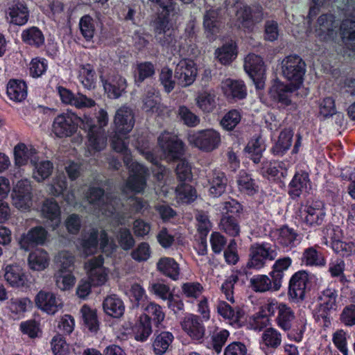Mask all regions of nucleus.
Instances as JSON below:
<instances>
[{
    "mask_svg": "<svg viewBox=\"0 0 355 355\" xmlns=\"http://www.w3.org/2000/svg\"><path fill=\"white\" fill-rule=\"evenodd\" d=\"M80 244H115L109 242L107 231L101 227H90L84 234V240Z\"/></svg>",
    "mask_w": 355,
    "mask_h": 355,
    "instance_id": "obj_38",
    "label": "nucleus"
},
{
    "mask_svg": "<svg viewBox=\"0 0 355 355\" xmlns=\"http://www.w3.org/2000/svg\"><path fill=\"white\" fill-rule=\"evenodd\" d=\"M284 166V164L282 162L263 160L259 168V173L263 177L268 179H275L279 173H281L282 177H285L287 173V169Z\"/></svg>",
    "mask_w": 355,
    "mask_h": 355,
    "instance_id": "obj_30",
    "label": "nucleus"
},
{
    "mask_svg": "<svg viewBox=\"0 0 355 355\" xmlns=\"http://www.w3.org/2000/svg\"><path fill=\"white\" fill-rule=\"evenodd\" d=\"M103 307L106 314L116 318L121 317L125 311L123 301L116 295H108L103 301Z\"/></svg>",
    "mask_w": 355,
    "mask_h": 355,
    "instance_id": "obj_34",
    "label": "nucleus"
},
{
    "mask_svg": "<svg viewBox=\"0 0 355 355\" xmlns=\"http://www.w3.org/2000/svg\"><path fill=\"white\" fill-rule=\"evenodd\" d=\"M103 264V258L101 254L88 260L85 263L88 278L83 279L78 283L76 294L80 298H85L91 293L92 286H101L107 281V273Z\"/></svg>",
    "mask_w": 355,
    "mask_h": 355,
    "instance_id": "obj_3",
    "label": "nucleus"
},
{
    "mask_svg": "<svg viewBox=\"0 0 355 355\" xmlns=\"http://www.w3.org/2000/svg\"><path fill=\"white\" fill-rule=\"evenodd\" d=\"M157 142L164 157L170 162L178 161L184 155V143L172 132L164 131L158 137Z\"/></svg>",
    "mask_w": 355,
    "mask_h": 355,
    "instance_id": "obj_6",
    "label": "nucleus"
},
{
    "mask_svg": "<svg viewBox=\"0 0 355 355\" xmlns=\"http://www.w3.org/2000/svg\"><path fill=\"white\" fill-rule=\"evenodd\" d=\"M271 236L276 239L278 244H293L295 241L301 242V235L293 228L288 225H283L275 232H272Z\"/></svg>",
    "mask_w": 355,
    "mask_h": 355,
    "instance_id": "obj_32",
    "label": "nucleus"
},
{
    "mask_svg": "<svg viewBox=\"0 0 355 355\" xmlns=\"http://www.w3.org/2000/svg\"><path fill=\"white\" fill-rule=\"evenodd\" d=\"M48 69V61L40 57L33 58L30 63L29 73L32 78L42 77Z\"/></svg>",
    "mask_w": 355,
    "mask_h": 355,
    "instance_id": "obj_59",
    "label": "nucleus"
},
{
    "mask_svg": "<svg viewBox=\"0 0 355 355\" xmlns=\"http://www.w3.org/2000/svg\"><path fill=\"white\" fill-rule=\"evenodd\" d=\"M277 255L276 251L270 248H265L264 245H252L250 248V259L248 266L260 268L263 266L266 259L273 260Z\"/></svg>",
    "mask_w": 355,
    "mask_h": 355,
    "instance_id": "obj_21",
    "label": "nucleus"
},
{
    "mask_svg": "<svg viewBox=\"0 0 355 355\" xmlns=\"http://www.w3.org/2000/svg\"><path fill=\"white\" fill-rule=\"evenodd\" d=\"M5 280L13 287L24 286L26 280L22 268L17 264L7 265L4 268Z\"/></svg>",
    "mask_w": 355,
    "mask_h": 355,
    "instance_id": "obj_31",
    "label": "nucleus"
},
{
    "mask_svg": "<svg viewBox=\"0 0 355 355\" xmlns=\"http://www.w3.org/2000/svg\"><path fill=\"white\" fill-rule=\"evenodd\" d=\"M183 331L192 339L201 340L205 334V327L202 319L196 315L189 314L181 321Z\"/></svg>",
    "mask_w": 355,
    "mask_h": 355,
    "instance_id": "obj_19",
    "label": "nucleus"
},
{
    "mask_svg": "<svg viewBox=\"0 0 355 355\" xmlns=\"http://www.w3.org/2000/svg\"><path fill=\"white\" fill-rule=\"evenodd\" d=\"M159 12L157 15V18L155 21V33L158 35L162 34L166 31H169V17L171 12L173 10L174 7L173 3H169L166 6L160 8Z\"/></svg>",
    "mask_w": 355,
    "mask_h": 355,
    "instance_id": "obj_44",
    "label": "nucleus"
},
{
    "mask_svg": "<svg viewBox=\"0 0 355 355\" xmlns=\"http://www.w3.org/2000/svg\"><path fill=\"white\" fill-rule=\"evenodd\" d=\"M223 24L221 9H209L205 12L203 16V28L209 42L216 40Z\"/></svg>",
    "mask_w": 355,
    "mask_h": 355,
    "instance_id": "obj_13",
    "label": "nucleus"
},
{
    "mask_svg": "<svg viewBox=\"0 0 355 355\" xmlns=\"http://www.w3.org/2000/svg\"><path fill=\"white\" fill-rule=\"evenodd\" d=\"M281 65L282 76L288 83L275 79L268 94L273 101L288 106L291 104L289 94L297 91L303 85L306 64L300 55L291 54L282 60Z\"/></svg>",
    "mask_w": 355,
    "mask_h": 355,
    "instance_id": "obj_1",
    "label": "nucleus"
},
{
    "mask_svg": "<svg viewBox=\"0 0 355 355\" xmlns=\"http://www.w3.org/2000/svg\"><path fill=\"white\" fill-rule=\"evenodd\" d=\"M340 35L343 40L352 46L355 50V20H345L342 22L340 27Z\"/></svg>",
    "mask_w": 355,
    "mask_h": 355,
    "instance_id": "obj_52",
    "label": "nucleus"
},
{
    "mask_svg": "<svg viewBox=\"0 0 355 355\" xmlns=\"http://www.w3.org/2000/svg\"><path fill=\"white\" fill-rule=\"evenodd\" d=\"M107 123L108 114L103 108L99 110L95 117L84 115L82 128L87 132L88 146L92 150L101 151L104 148L106 142L104 127Z\"/></svg>",
    "mask_w": 355,
    "mask_h": 355,
    "instance_id": "obj_2",
    "label": "nucleus"
},
{
    "mask_svg": "<svg viewBox=\"0 0 355 355\" xmlns=\"http://www.w3.org/2000/svg\"><path fill=\"white\" fill-rule=\"evenodd\" d=\"M263 8L259 4L244 5L236 10L238 21L248 31H252L254 25L263 19Z\"/></svg>",
    "mask_w": 355,
    "mask_h": 355,
    "instance_id": "obj_12",
    "label": "nucleus"
},
{
    "mask_svg": "<svg viewBox=\"0 0 355 355\" xmlns=\"http://www.w3.org/2000/svg\"><path fill=\"white\" fill-rule=\"evenodd\" d=\"M80 31L86 41H91L95 34L94 19L89 15H83L79 21Z\"/></svg>",
    "mask_w": 355,
    "mask_h": 355,
    "instance_id": "obj_53",
    "label": "nucleus"
},
{
    "mask_svg": "<svg viewBox=\"0 0 355 355\" xmlns=\"http://www.w3.org/2000/svg\"><path fill=\"white\" fill-rule=\"evenodd\" d=\"M55 284L62 291H66L75 284V277L69 272H59L55 274Z\"/></svg>",
    "mask_w": 355,
    "mask_h": 355,
    "instance_id": "obj_64",
    "label": "nucleus"
},
{
    "mask_svg": "<svg viewBox=\"0 0 355 355\" xmlns=\"http://www.w3.org/2000/svg\"><path fill=\"white\" fill-rule=\"evenodd\" d=\"M175 198L179 204H191L197 198L196 189L190 184L179 182L175 188Z\"/></svg>",
    "mask_w": 355,
    "mask_h": 355,
    "instance_id": "obj_35",
    "label": "nucleus"
},
{
    "mask_svg": "<svg viewBox=\"0 0 355 355\" xmlns=\"http://www.w3.org/2000/svg\"><path fill=\"white\" fill-rule=\"evenodd\" d=\"M114 123L116 134L122 135L128 134L135 125V117L132 110L125 106L119 108L114 116Z\"/></svg>",
    "mask_w": 355,
    "mask_h": 355,
    "instance_id": "obj_18",
    "label": "nucleus"
},
{
    "mask_svg": "<svg viewBox=\"0 0 355 355\" xmlns=\"http://www.w3.org/2000/svg\"><path fill=\"white\" fill-rule=\"evenodd\" d=\"M8 15L10 23L17 26H23L28 22L30 12L24 2L17 1L8 8Z\"/></svg>",
    "mask_w": 355,
    "mask_h": 355,
    "instance_id": "obj_28",
    "label": "nucleus"
},
{
    "mask_svg": "<svg viewBox=\"0 0 355 355\" xmlns=\"http://www.w3.org/2000/svg\"><path fill=\"white\" fill-rule=\"evenodd\" d=\"M215 55L222 64H230L237 55V46L232 43L225 44L216 50Z\"/></svg>",
    "mask_w": 355,
    "mask_h": 355,
    "instance_id": "obj_43",
    "label": "nucleus"
},
{
    "mask_svg": "<svg viewBox=\"0 0 355 355\" xmlns=\"http://www.w3.org/2000/svg\"><path fill=\"white\" fill-rule=\"evenodd\" d=\"M48 232L44 227L36 226L23 234L18 244H45Z\"/></svg>",
    "mask_w": 355,
    "mask_h": 355,
    "instance_id": "obj_33",
    "label": "nucleus"
},
{
    "mask_svg": "<svg viewBox=\"0 0 355 355\" xmlns=\"http://www.w3.org/2000/svg\"><path fill=\"white\" fill-rule=\"evenodd\" d=\"M82 119L77 114L67 112L58 114L53 120L52 132L58 138H66L74 135Z\"/></svg>",
    "mask_w": 355,
    "mask_h": 355,
    "instance_id": "obj_8",
    "label": "nucleus"
},
{
    "mask_svg": "<svg viewBox=\"0 0 355 355\" xmlns=\"http://www.w3.org/2000/svg\"><path fill=\"white\" fill-rule=\"evenodd\" d=\"M129 169L130 175L125 184V188L134 193H142L146 187L149 175L148 168L140 163L133 162Z\"/></svg>",
    "mask_w": 355,
    "mask_h": 355,
    "instance_id": "obj_11",
    "label": "nucleus"
},
{
    "mask_svg": "<svg viewBox=\"0 0 355 355\" xmlns=\"http://www.w3.org/2000/svg\"><path fill=\"white\" fill-rule=\"evenodd\" d=\"M47 252L42 248H35L28 255V262L31 269L37 271L44 270L49 266Z\"/></svg>",
    "mask_w": 355,
    "mask_h": 355,
    "instance_id": "obj_39",
    "label": "nucleus"
},
{
    "mask_svg": "<svg viewBox=\"0 0 355 355\" xmlns=\"http://www.w3.org/2000/svg\"><path fill=\"white\" fill-rule=\"evenodd\" d=\"M174 337L171 332L163 331L157 335L153 343L154 352L157 355L164 354L171 345Z\"/></svg>",
    "mask_w": 355,
    "mask_h": 355,
    "instance_id": "obj_51",
    "label": "nucleus"
},
{
    "mask_svg": "<svg viewBox=\"0 0 355 355\" xmlns=\"http://www.w3.org/2000/svg\"><path fill=\"white\" fill-rule=\"evenodd\" d=\"M80 313L85 327L91 331H96L98 329V321L96 310L85 304L82 306Z\"/></svg>",
    "mask_w": 355,
    "mask_h": 355,
    "instance_id": "obj_55",
    "label": "nucleus"
},
{
    "mask_svg": "<svg viewBox=\"0 0 355 355\" xmlns=\"http://www.w3.org/2000/svg\"><path fill=\"white\" fill-rule=\"evenodd\" d=\"M11 197L17 209H28L33 204V187L28 179H21L12 187Z\"/></svg>",
    "mask_w": 355,
    "mask_h": 355,
    "instance_id": "obj_10",
    "label": "nucleus"
},
{
    "mask_svg": "<svg viewBox=\"0 0 355 355\" xmlns=\"http://www.w3.org/2000/svg\"><path fill=\"white\" fill-rule=\"evenodd\" d=\"M178 116L185 125L190 128L197 126L200 121L199 116L185 105H180L178 107Z\"/></svg>",
    "mask_w": 355,
    "mask_h": 355,
    "instance_id": "obj_58",
    "label": "nucleus"
},
{
    "mask_svg": "<svg viewBox=\"0 0 355 355\" xmlns=\"http://www.w3.org/2000/svg\"><path fill=\"white\" fill-rule=\"evenodd\" d=\"M239 190L249 196H253L258 191V186L252 175L245 171H241L237 179Z\"/></svg>",
    "mask_w": 355,
    "mask_h": 355,
    "instance_id": "obj_45",
    "label": "nucleus"
},
{
    "mask_svg": "<svg viewBox=\"0 0 355 355\" xmlns=\"http://www.w3.org/2000/svg\"><path fill=\"white\" fill-rule=\"evenodd\" d=\"M309 282V274L305 270H300L293 275L288 284L289 300L294 302L304 300Z\"/></svg>",
    "mask_w": 355,
    "mask_h": 355,
    "instance_id": "obj_14",
    "label": "nucleus"
},
{
    "mask_svg": "<svg viewBox=\"0 0 355 355\" xmlns=\"http://www.w3.org/2000/svg\"><path fill=\"white\" fill-rule=\"evenodd\" d=\"M33 178L37 182H42L49 178L52 174L53 165L49 160L41 161L35 163Z\"/></svg>",
    "mask_w": 355,
    "mask_h": 355,
    "instance_id": "obj_49",
    "label": "nucleus"
},
{
    "mask_svg": "<svg viewBox=\"0 0 355 355\" xmlns=\"http://www.w3.org/2000/svg\"><path fill=\"white\" fill-rule=\"evenodd\" d=\"M326 216V209L322 200L308 198L302 202L299 209V220L303 225L316 227L321 225Z\"/></svg>",
    "mask_w": 355,
    "mask_h": 355,
    "instance_id": "obj_5",
    "label": "nucleus"
},
{
    "mask_svg": "<svg viewBox=\"0 0 355 355\" xmlns=\"http://www.w3.org/2000/svg\"><path fill=\"white\" fill-rule=\"evenodd\" d=\"M223 92L230 101L243 100L247 96V88L243 80L227 79L223 83Z\"/></svg>",
    "mask_w": 355,
    "mask_h": 355,
    "instance_id": "obj_22",
    "label": "nucleus"
},
{
    "mask_svg": "<svg viewBox=\"0 0 355 355\" xmlns=\"http://www.w3.org/2000/svg\"><path fill=\"white\" fill-rule=\"evenodd\" d=\"M100 80L105 92L110 98H119L125 92L127 87L126 80L119 74L101 75Z\"/></svg>",
    "mask_w": 355,
    "mask_h": 355,
    "instance_id": "obj_15",
    "label": "nucleus"
},
{
    "mask_svg": "<svg viewBox=\"0 0 355 355\" xmlns=\"http://www.w3.org/2000/svg\"><path fill=\"white\" fill-rule=\"evenodd\" d=\"M158 270L165 276L173 280H177L179 278L180 268L179 264L172 258H161L157 263Z\"/></svg>",
    "mask_w": 355,
    "mask_h": 355,
    "instance_id": "obj_40",
    "label": "nucleus"
},
{
    "mask_svg": "<svg viewBox=\"0 0 355 355\" xmlns=\"http://www.w3.org/2000/svg\"><path fill=\"white\" fill-rule=\"evenodd\" d=\"M42 215L48 222L51 223L53 229L59 227L61 223L60 207L53 198L46 199L42 206Z\"/></svg>",
    "mask_w": 355,
    "mask_h": 355,
    "instance_id": "obj_23",
    "label": "nucleus"
},
{
    "mask_svg": "<svg viewBox=\"0 0 355 355\" xmlns=\"http://www.w3.org/2000/svg\"><path fill=\"white\" fill-rule=\"evenodd\" d=\"M338 293L334 288H327L318 297L319 304L314 314L315 320L321 326L328 327L333 320V315L338 307Z\"/></svg>",
    "mask_w": 355,
    "mask_h": 355,
    "instance_id": "obj_4",
    "label": "nucleus"
},
{
    "mask_svg": "<svg viewBox=\"0 0 355 355\" xmlns=\"http://www.w3.org/2000/svg\"><path fill=\"white\" fill-rule=\"evenodd\" d=\"M215 95L207 92L200 93L196 98L197 106L205 113H210L216 108Z\"/></svg>",
    "mask_w": 355,
    "mask_h": 355,
    "instance_id": "obj_54",
    "label": "nucleus"
},
{
    "mask_svg": "<svg viewBox=\"0 0 355 355\" xmlns=\"http://www.w3.org/2000/svg\"><path fill=\"white\" fill-rule=\"evenodd\" d=\"M291 262L292 261L289 257L279 259L275 261L273 269L270 272V277L274 279V286L275 288H281L284 272L288 268Z\"/></svg>",
    "mask_w": 355,
    "mask_h": 355,
    "instance_id": "obj_42",
    "label": "nucleus"
},
{
    "mask_svg": "<svg viewBox=\"0 0 355 355\" xmlns=\"http://www.w3.org/2000/svg\"><path fill=\"white\" fill-rule=\"evenodd\" d=\"M155 73V68L151 62H139L137 65V74L135 81L137 83H143L146 79L151 78Z\"/></svg>",
    "mask_w": 355,
    "mask_h": 355,
    "instance_id": "obj_57",
    "label": "nucleus"
},
{
    "mask_svg": "<svg viewBox=\"0 0 355 355\" xmlns=\"http://www.w3.org/2000/svg\"><path fill=\"white\" fill-rule=\"evenodd\" d=\"M74 256L68 251L58 252L54 259L58 271L71 272L74 263Z\"/></svg>",
    "mask_w": 355,
    "mask_h": 355,
    "instance_id": "obj_47",
    "label": "nucleus"
},
{
    "mask_svg": "<svg viewBox=\"0 0 355 355\" xmlns=\"http://www.w3.org/2000/svg\"><path fill=\"white\" fill-rule=\"evenodd\" d=\"M135 338L139 341H145L152 334L150 318L147 314L140 316L139 320L134 327Z\"/></svg>",
    "mask_w": 355,
    "mask_h": 355,
    "instance_id": "obj_41",
    "label": "nucleus"
},
{
    "mask_svg": "<svg viewBox=\"0 0 355 355\" xmlns=\"http://www.w3.org/2000/svg\"><path fill=\"white\" fill-rule=\"evenodd\" d=\"M220 226L227 234L232 237H235L239 234L240 227L237 218L234 216H223L220 220Z\"/></svg>",
    "mask_w": 355,
    "mask_h": 355,
    "instance_id": "obj_62",
    "label": "nucleus"
},
{
    "mask_svg": "<svg viewBox=\"0 0 355 355\" xmlns=\"http://www.w3.org/2000/svg\"><path fill=\"white\" fill-rule=\"evenodd\" d=\"M36 306L48 314L53 315L62 307L60 299L51 292L40 291L35 297Z\"/></svg>",
    "mask_w": 355,
    "mask_h": 355,
    "instance_id": "obj_20",
    "label": "nucleus"
},
{
    "mask_svg": "<svg viewBox=\"0 0 355 355\" xmlns=\"http://www.w3.org/2000/svg\"><path fill=\"white\" fill-rule=\"evenodd\" d=\"M311 182L309 174L305 171H297L288 186V194L293 200H297L304 192H308Z\"/></svg>",
    "mask_w": 355,
    "mask_h": 355,
    "instance_id": "obj_17",
    "label": "nucleus"
},
{
    "mask_svg": "<svg viewBox=\"0 0 355 355\" xmlns=\"http://www.w3.org/2000/svg\"><path fill=\"white\" fill-rule=\"evenodd\" d=\"M161 96L159 91L150 87L146 91L142 98V110L149 114H157L162 112Z\"/></svg>",
    "mask_w": 355,
    "mask_h": 355,
    "instance_id": "obj_25",
    "label": "nucleus"
},
{
    "mask_svg": "<svg viewBox=\"0 0 355 355\" xmlns=\"http://www.w3.org/2000/svg\"><path fill=\"white\" fill-rule=\"evenodd\" d=\"M28 87L23 80L11 78L6 85L8 97L13 101L21 102L27 97Z\"/></svg>",
    "mask_w": 355,
    "mask_h": 355,
    "instance_id": "obj_27",
    "label": "nucleus"
},
{
    "mask_svg": "<svg viewBox=\"0 0 355 355\" xmlns=\"http://www.w3.org/2000/svg\"><path fill=\"white\" fill-rule=\"evenodd\" d=\"M188 139L190 144L206 153L218 148L221 142L220 132L213 128L201 130L189 134Z\"/></svg>",
    "mask_w": 355,
    "mask_h": 355,
    "instance_id": "obj_7",
    "label": "nucleus"
},
{
    "mask_svg": "<svg viewBox=\"0 0 355 355\" xmlns=\"http://www.w3.org/2000/svg\"><path fill=\"white\" fill-rule=\"evenodd\" d=\"M245 150L254 163L258 164L261 162L264 148L262 146L259 139L257 138L249 141Z\"/></svg>",
    "mask_w": 355,
    "mask_h": 355,
    "instance_id": "obj_63",
    "label": "nucleus"
},
{
    "mask_svg": "<svg viewBox=\"0 0 355 355\" xmlns=\"http://www.w3.org/2000/svg\"><path fill=\"white\" fill-rule=\"evenodd\" d=\"M262 340L267 347L276 349L282 343L280 333L272 327L267 328L262 334Z\"/></svg>",
    "mask_w": 355,
    "mask_h": 355,
    "instance_id": "obj_60",
    "label": "nucleus"
},
{
    "mask_svg": "<svg viewBox=\"0 0 355 355\" xmlns=\"http://www.w3.org/2000/svg\"><path fill=\"white\" fill-rule=\"evenodd\" d=\"M21 39L24 44L35 49L42 48L45 43L43 32L35 26L24 29L21 33Z\"/></svg>",
    "mask_w": 355,
    "mask_h": 355,
    "instance_id": "obj_26",
    "label": "nucleus"
},
{
    "mask_svg": "<svg viewBox=\"0 0 355 355\" xmlns=\"http://www.w3.org/2000/svg\"><path fill=\"white\" fill-rule=\"evenodd\" d=\"M217 311L221 316L228 319L232 324L241 327L240 319L243 315V311L240 307L232 308L227 303L223 301L218 303Z\"/></svg>",
    "mask_w": 355,
    "mask_h": 355,
    "instance_id": "obj_36",
    "label": "nucleus"
},
{
    "mask_svg": "<svg viewBox=\"0 0 355 355\" xmlns=\"http://www.w3.org/2000/svg\"><path fill=\"white\" fill-rule=\"evenodd\" d=\"M294 132L291 128H284L279 133L277 141L271 148L272 153L275 156H283L290 149Z\"/></svg>",
    "mask_w": 355,
    "mask_h": 355,
    "instance_id": "obj_29",
    "label": "nucleus"
},
{
    "mask_svg": "<svg viewBox=\"0 0 355 355\" xmlns=\"http://www.w3.org/2000/svg\"><path fill=\"white\" fill-rule=\"evenodd\" d=\"M243 67L256 88L261 89L266 78V67L263 58L254 53H249L245 58Z\"/></svg>",
    "mask_w": 355,
    "mask_h": 355,
    "instance_id": "obj_9",
    "label": "nucleus"
},
{
    "mask_svg": "<svg viewBox=\"0 0 355 355\" xmlns=\"http://www.w3.org/2000/svg\"><path fill=\"white\" fill-rule=\"evenodd\" d=\"M294 318L295 314L293 311L290 306L284 303L282 306H280L276 318L278 326L282 329L288 331L291 328V323Z\"/></svg>",
    "mask_w": 355,
    "mask_h": 355,
    "instance_id": "obj_48",
    "label": "nucleus"
},
{
    "mask_svg": "<svg viewBox=\"0 0 355 355\" xmlns=\"http://www.w3.org/2000/svg\"><path fill=\"white\" fill-rule=\"evenodd\" d=\"M78 79L85 89H95L97 75L94 66L89 63L80 64L78 69Z\"/></svg>",
    "mask_w": 355,
    "mask_h": 355,
    "instance_id": "obj_24",
    "label": "nucleus"
},
{
    "mask_svg": "<svg viewBox=\"0 0 355 355\" xmlns=\"http://www.w3.org/2000/svg\"><path fill=\"white\" fill-rule=\"evenodd\" d=\"M197 76L196 65L192 60L182 59L175 67L174 77L182 87L191 85Z\"/></svg>",
    "mask_w": 355,
    "mask_h": 355,
    "instance_id": "obj_16",
    "label": "nucleus"
},
{
    "mask_svg": "<svg viewBox=\"0 0 355 355\" xmlns=\"http://www.w3.org/2000/svg\"><path fill=\"white\" fill-rule=\"evenodd\" d=\"M241 112L237 109L230 110L222 117L220 125L226 131L233 130L241 122Z\"/></svg>",
    "mask_w": 355,
    "mask_h": 355,
    "instance_id": "obj_50",
    "label": "nucleus"
},
{
    "mask_svg": "<svg viewBox=\"0 0 355 355\" xmlns=\"http://www.w3.org/2000/svg\"><path fill=\"white\" fill-rule=\"evenodd\" d=\"M31 155V150L24 143H19L14 148L15 164L18 167L26 165Z\"/></svg>",
    "mask_w": 355,
    "mask_h": 355,
    "instance_id": "obj_56",
    "label": "nucleus"
},
{
    "mask_svg": "<svg viewBox=\"0 0 355 355\" xmlns=\"http://www.w3.org/2000/svg\"><path fill=\"white\" fill-rule=\"evenodd\" d=\"M250 284L257 292L277 291L280 288H275L274 286V279H270L267 275H259L251 278Z\"/></svg>",
    "mask_w": 355,
    "mask_h": 355,
    "instance_id": "obj_46",
    "label": "nucleus"
},
{
    "mask_svg": "<svg viewBox=\"0 0 355 355\" xmlns=\"http://www.w3.org/2000/svg\"><path fill=\"white\" fill-rule=\"evenodd\" d=\"M175 168L177 179L180 182L191 181L193 178L191 165L186 159H180Z\"/></svg>",
    "mask_w": 355,
    "mask_h": 355,
    "instance_id": "obj_61",
    "label": "nucleus"
},
{
    "mask_svg": "<svg viewBox=\"0 0 355 355\" xmlns=\"http://www.w3.org/2000/svg\"><path fill=\"white\" fill-rule=\"evenodd\" d=\"M209 196L218 198L225 193L227 185V178L225 173L214 171L212 178L209 180Z\"/></svg>",
    "mask_w": 355,
    "mask_h": 355,
    "instance_id": "obj_37",
    "label": "nucleus"
}]
</instances>
